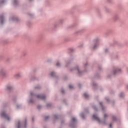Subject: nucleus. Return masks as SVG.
<instances>
[{
    "label": "nucleus",
    "instance_id": "obj_1",
    "mask_svg": "<svg viewBox=\"0 0 128 128\" xmlns=\"http://www.w3.org/2000/svg\"><path fill=\"white\" fill-rule=\"evenodd\" d=\"M0 116H2V118H4L5 119H7V120H8V121L10 120V118H9V117L8 116V115H6V114L5 112H2V114H0Z\"/></svg>",
    "mask_w": 128,
    "mask_h": 128
},
{
    "label": "nucleus",
    "instance_id": "obj_2",
    "mask_svg": "<svg viewBox=\"0 0 128 128\" xmlns=\"http://www.w3.org/2000/svg\"><path fill=\"white\" fill-rule=\"evenodd\" d=\"M26 120H25V122H22V124L19 122L18 123V128H20L21 125L22 126H24V128H26Z\"/></svg>",
    "mask_w": 128,
    "mask_h": 128
},
{
    "label": "nucleus",
    "instance_id": "obj_3",
    "mask_svg": "<svg viewBox=\"0 0 128 128\" xmlns=\"http://www.w3.org/2000/svg\"><path fill=\"white\" fill-rule=\"evenodd\" d=\"M37 98H38L42 99V100H44L46 98V96L42 94L37 95Z\"/></svg>",
    "mask_w": 128,
    "mask_h": 128
},
{
    "label": "nucleus",
    "instance_id": "obj_4",
    "mask_svg": "<svg viewBox=\"0 0 128 128\" xmlns=\"http://www.w3.org/2000/svg\"><path fill=\"white\" fill-rule=\"evenodd\" d=\"M92 118L96 120H98L100 122V119L97 116L96 114H94L92 116Z\"/></svg>",
    "mask_w": 128,
    "mask_h": 128
},
{
    "label": "nucleus",
    "instance_id": "obj_5",
    "mask_svg": "<svg viewBox=\"0 0 128 128\" xmlns=\"http://www.w3.org/2000/svg\"><path fill=\"white\" fill-rule=\"evenodd\" d=\"M120 72V70H116L114 72V74H116V72Z\"/></svg>",
    "mask_w": 128,
    "mask_h": 128
},
{
    "label": "nucleus",
    "instance_id": "obj_6",
    "mask_svg": "<svg viewBox=\"0 0 128 128\" xmlns=\"http://www.w3.org/2000/svg\"><path fill=\"white\" fill-rule=\"evenodd\" d=\"M84 96L85 98H88V94H86V93H85V94H84Z\"/></svg>",
    "mask_w": 128,
    "mask_h": 128
},
{
    "label": "nucleus",
    "instance_id": "obj_7",
    "mask_svg": "<svg viewBox=\"0 0 128 128\" xmlns=\"http://www.w3.org/2000/svg\"><path fill=\"white\" fill-rule=\"evenodd\" d=\"M72 122H75L76 121V120L75 118H72Z\"/></svg>",
    "mask_w": 128,
    "mask_h": 128
},
{
    "label": "nucleus",
    "instance_id": "obj_8",
    "mask_svg": "<svg viewBox=\"0 0 128 128\" xmlns=\"http://www.w3.org/2000/svg\"><path fill=\"white\" fill-rule=\"evenodd\" d=\"M55 74V73L54 72H51V74H50V75H51V76H54V75Z\"/></svg>",
    "mask_w": 128,
    "mask_h": 128
},
{
    "label": "nucleus",
    "instance_id": "obj_9",
    "mask_svg": "<svg viewBox=\"0 0 128 128\" xmlns=\"http://www.w3.org/2000/svg\"><path fill=\"white\" fill-rule=\"evenodd\" d=\"M73 86H72V85H69V88H70V89H72L73 88Z\"/></svg>",
    "mask_w": 128,
    "mask_h": 128
},
{
    "label": "nucleus",
    "instance_id": "obj_10",
    "mask_svg": "<svg viewBox=\"0 0 128 128\" xmlns=\"http://www.w3.org/2000/svg\"><path fill=\"white\" fill-rule=\"evenodd\" d=\"M60 66V64H59V62H57V63H56V66Z\"/></svg>",
    "mask_w": 128,
    "mask_h": 128
},
{
    "label": "nucleus",
    "instance_id": "obj_11",
    "mask_svg": "<svg viewBox=\"0 0 128 128\" xmlns=\"http://www.w3.org/2000/svg\"><path fill=\"white\" fill-rule=\"evenodd\" d=\"M49 118L48 116H46L45 117V120H47Z\"/></svg>",
    "mask_w": 128,
    "mask_h": 128
},
{
    "label": "nucleus",
    "instance_id": "obj_12",
    "mask_svg": "<svg viewBox=\"0 0 128 128\" xmlns=\"http://www.w3.org/2000/svg\"><path fill=\"white\" fill-rule=\"evenodd\" d=\"M108 117V115L106 114H105L104 115V118H107Z\"/></svg>",
    "mask_w": 128,
    "mask_h": 128
},
{
    "label": "nucleus",
    "instance_id": "obj_13",
    "mask_svg": "<svg viewBox=\"0 0 128 128\" xmlns=\"http://www.w3.org/2000/svg\"><path fill=\"white\" fill-rule=\"evenodd\" d=\"M122 95H123V94L122 93H121L120 94V97L122 98Z\"/></svg>",
    "mask_w": 128,
    "mask_h": 128
},
{
    "label": "nucleus",
    "instance_id": "obj_14",
    "mask_svg": "<svg viewBox=\"0 0 128 128\" xmlns=\"http://www.w3.org/2000/svg\"><path fill=\"white\" fill-rule=\"evenodd\" d=\"M81 116H82V118H84V114H82L81 115Z\"/></svg>",
    "mask_w": 128,
    "mask_h": 128
},
{
    "label": "nucleus",
    "instance_id": "obj_15",
    "mask_svg": "<svg viewBox=\"0 0 128 128\" xmlns=\"http://www.w3.org/2000/svg\"><path fill=\"white\" fill-rule=\"evenodd\" d=\"M110 128H112V124H110Z\"/></svg>",
    "mask_w": 128,
    "mask_h": 128
},
{
    "label": "nucleus",
    "instance_id": "obj_16",
    "mask_svg": "<svg viewBox=\"0 0 128 128\" xmlns=\"http://www.w3.org/2000/svg\"><path fill=\"white\" fill-rule=\"evenodd\" d=\"M100 105L102 106V102H100Z\"/></svg>",
    "mask_w": 128,
    "mask_h": 128
},
{
    "label": "nucleus",
    "instance_id": "obj_17",
    "mask_svg": "<svg viewBox=\"0 0 128 128\" xmlns=\"http://www.w3.org/2000/svg\"><path fill=\"white\" fill-rule=\"evenodd\" d=\"M8 90H10V87H8Z\"/></svg>",
    "mask_w": 128,
    "mask_h": 128
},
{
    "label": "nucleus",
    "instance_id": "obj_18",
    "mask_svg": "<svg viewBox=\"0 0 128 128\" xmlns=\"http://www.w3.org/2000/svg\"><path fill=\"white\" fill-rule=\"evenodd\" d=\"M62 92L63 94L64 92V91L63 90H62Z\"/></svg>",
    "mask_w": 128,
    "mask_h": 128
},
{
    "label": "nucleus",
    "instance_id": "obj_19",
    "mask_svg": "<svg viewBox=\"0 0 128 128\" xmlns=\"http://www.w3.org/2000/svg\"><path fill=\"white\" fill-rule=\"evenodd\" d=\"M96 48V46H94V48Z\"/></svg>",
    "mask_w": 128,
    "mask_h": 128
},
{
    "label": "nucleus",
    "instance_id": "obj_20",
    "mask_svg": "<svg viewBox=\"0 0 128 128\" xmlns=\"http://www.w3.org/2000/svg\"><path fill=\"white\" fill-rule=\"evenodd\" d=\"M16 0H14V3L16 4Z\"/></svg>",
    "mask_w": 128,
    "mask_h": 128
},
{
    "label": "nucleus",
    "instance_id": "obj_21",
    "mask_svg": "<svg viewBox=\"0 0 128 128\" xmlns=\"http://www.w3.org/2000/svg\"><path fill=\"white\" fill-rule=\"evenodd\" d=\"M47 106H50V105H49V104H47Z\"/></svg>",
    "mask_w": 128,
    "mask_h": 128
},
{
    "label": "nucleus",
    "instance_id": "obj_22",
    "mask_svg": "<svg viewBox=\"0 0 128 128\" xmlns=\"http://www.w3.org/2000/svg\"><path fill=\"white\" fill-rule=\"evenodd\" d=\"M113 120H115V119L114 118V117H113Z\"/></svg>",
    "mask_w": 128,
    "mask_h": 128
},
{
    "label": "nucleus",
    "instance_id": "obj_23",
    "mask_svg": "<svg viewBox=\"0 0 128 128\" xmlns=\"http://www.w3.org/2000/svg\"><path fill=\"white\" fill-rule=\"evenodd\" d=\"M94 110H96V108H95V107H94Z\"/></svg>",
    "mask_w": 128,
    "mask_h": 128
},
{
    "label": "nucleus",
    "instance_id": "obj_24",
    "mask_svg": "<svg viewBox=\"0 0 128 128\" xmlns=\"http://www.w3.org/2000/svg\"><path fill=\"white\" fill-rule=\"evenodd\" d=\"M30 94H31V96H32V92L30 93Z\"/></svg>",
    "mask_w": 128,
    "mask_h": 128
},
{
    "label": "nucleus",
    "instance_id": "obj_25",
    "mask_svg": "<svg viewBox=\"0 0 128 128\" xmlns=\"http://www.w3.org/2000/svg\"><path fill=\"white\" fill-rule=\"evenodd\" d=\"M78 73H80V71H79V70H78Z\"/></svg>",
    "mask_w": 128,
    "mask_h": 128
},
{
    "label": "nucleus",
    "instance_id": "obj_26",
    "mask_svg": "<svg viewBox=\"0 0 128 128\" xmlns=\"http://www.w3.org/2000/svg\"><path fill=\"white\" fill-rule=\"evenodd\" d=\"M1 18V20H2V17H1V18Z\"/></svg>",
    "mask_w": 128,
    "mask_h": 128
}]
</instances>
